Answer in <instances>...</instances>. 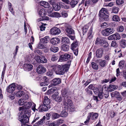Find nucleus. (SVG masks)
<instances>
[{
	"label": "nucleus",
	"mask_w": 126,
	"mask_h": 126,
	"mask_svg": "<svg viewBox=\"0 0 126 126\" xmlns=\"http://www.w3.org/2000/svg\"><path fill=\"white\" fill-rule=\"evenodd\" d=\"M48 9L47 10V12L48 14V15L50 16V14H51L52 12L53 11V9L51 7H50V6L48 8Z\"/></svg>",
	"instance_id": "48"
},
{
	"label": "nucleus",
	"mask_w": 126,
	"mask_h": 126,
	"mask_svg": "<svg viewBox=\"0 0 126 126\" xmlns=\"http://www.w3.org/2000/svg\"><path fill=\"white\" fill-rule=\"evenodd\" d=\"M106 62V60H103L100 62V65L102 67H104L105 66Z\"/></svg>",
	"instance_id": "52"
},
{
	"label": "nucleus",
	"mask_w": 126,
	"mask_h": 126,
	"mask_svg": "<svg viewBox=\"0 0 126 126\" xmlns=\"http://www.w3.org/2000/svg\"><path fill=\"white\" fill-rule=\"evenodd\" d=\"M57 90L55 88L51 89L48 91L47 94H50L53 93H56V92H57Z\"/></svg>",
	"instance_id": "30"
},
{
	"label": "nucleus",
	"mask_w": 126,
	"mask_h": 126,
	"mask_svg": "<svg viewBox=\"0 0 126 126\" xmlns=\"http://www.w3.org/2000/svg\"><path fill=\"white\" fill-rule=\"evenodd\" d=\"M49 126H59L55 122H53L49 124Z\"/></svg>",
	"instance_id": "64"
},
{
	"label": "nucleus",
	"mask_w": 126,
	"mask_h": 126,
	"mask_svg": "<svg viewBox=\"0 0 126 126\" xmlns=\"http://www.w3.org/2000/svg\"><path fill=\"white\" fill-rule=\"evenodd\" d=\"M46 105L44 104L41 105L39 107L41 109V111H47L49 109H50V107L49 106Z\"/></svg>",
	"instance_id": "19"
},
{
	"label": "nucleus",
	"mask_w": 126,
	"mask_h": 126,
	"mask_svg": "<svg viewBox=\"0 0 126 126\" xmlns=\"http://www.w3.org/2000/svg\"><path fill=\"white\" fill-rule=\"evenodd\" d=\"M61 80L59 78H55L53 79L52 81L51 84L49 86V88L53 86L59 84L61 83Z\"/></svg>",
	"instance_id": "8"
},
{
	"label": "nucleus",
	"mask_w": 126,
	"mask_h": 126,
	"mask_svg": "<svg viewBox=\"0 0 126 126\" xmlns=\"http://www.w3.org/2000/svg\"><path fill=\"white\" fill-rule=\"evenodd\" d=\"M91 65L92 67L94 69L97 70L98 68V65L96 63L92 62L91 63Z\"/></svg>",
	"instance_id": "38"
},
{
	"label": "nucleus",
	"mask_w": 126,
	"mask_h": 126,
	"mask_svg": "<svg viewBox=\"0 0 126 126\" xmlns=\"http://www.w3.org/2000/svg\"><path fill=\"white\" fill-rule=\"evenodd\" d=\"M18 120L22 123L26 124L28 122L29 118L30 117V113L28 111L22 110L20 111L18 113Z\"/></svg>",
	"instance_id": "2"
},
{
	"label": "nucleus",
	"mask_w": 126,
	"mask_h": 126,
	"mask_svg": "<svg viewBox=\"0 0 126 126\" xmlns=\"http://www.w3.org/2000/svg\"><path fill=\"white\" fill-rule=\"evenodd\" d=\"M40 4L46 8H48L50 6V5L47 2L42 1L40 3Z\"/></svg>",
	"instance_id": "20"
},
{
	"label": "nucleus",
	"mask_w": 126,
	"mask_h": 126,
	"mask_svg": "<svg viewBox=\"0 0 126 126\" xmlns=\"http://www.w3.org/2000/svg\"><path fill=\"white\" fill-rule=\"evenodd\" d=\"M60 116V115L56 113H53L51 115L52 118L53 120L59 118Z\"/></svg>",
	"instance_id": "28"
},
{
	"label": "nucleus",
	"mask_w": 126,
	"mask_h": 126,
	"mask_svg": "<svg viewBox=\"0 0 126 126\" xmlns=\"http://www.w3.org/2000/svg\"><path fill=\"white\" fill-rule=\"evenodd\" d=\"M62 16L64 17H67L68 15L66 11H63L61 13Z\"/></svg>",
	"instance_id": "49"
},
{
	"label": "nucleus",
	"mask_w": 126,
	"mask_h": 126,
	"mask_svg": "<svg viewBox=\"0 0 126 126\" xmlns=\"http://www.w3.org/2000/svg\"><path fill=\"white\" fill-rule=\"evenodd\" d=\"M24 93L23 91H20L17 92L16 94V95L17 97H20L24 95Z\"/></svg>",
	"instance_id": "37"
},
{
	"label": "nucleus",
	"mask_w": 126,
	"mask_h": 126,
	"mask_svg": "<svg viewBox=\"0 0 126 126\" xmlns=\"http://www.w3.org/2000/svg\"><path fill=\"white\" fill-rule=\"evenodd\" d=\"M95 43L96 44H99L100 46H102L105 47H107L109 46L108 43L103 40L102 38H97L95 41Z\"/></svg>",
	"instance_id": "5"
},
{
	"label": "nucleus",
	"mask_w": 126,
	"mask_h": 126,
	"mask_svg": "<svg viewBox=\"0 0 126 126\" xmlns=\"http://www.w3.org/2000/svg\"><path fill=\"white\" fill-rule=\"evenodd\" d=\"M50 99L47 96H45L43 102V104L49 106V105L50 104Z\"/></svg>",
	"instance_id": "21"
},
{
	"label": "nucleus",
	"mask_w": 126,
	"mask_h": 126,
	"mask_svg": "<svg viewBox=\"0 0 126 126\" xmlns=\"http://www.w3.org/2000/svg\"><path fill=\"white\" fill-rule=\"evenodd\" d=\"M51 43L53 45H56L60 42V40L58 38H52L50 40Z\"/></svg>",
	"instance_id": "18"
},
{
	"label": "nucleus",
	"mask_w": 126,
	"mask_h": 126,
	"mask_svg": "<svg viewBox=\"0 0 126 126\" xmlns=\"http://www.w3.org/2000/svg\"><path fill=\"white\" fill-rule=\"evenodd\" d=\"M58 59V58L56 55H53L51 57V60L53 61H56Z\"/></svg>",
	"instance_id": "55"
},
{
	"label": "nucleus",
	"mask_w": 126,
	"mask_h": 126,
	"mask_svg": "<svg viewBox=\"0 0 126 126\" xmlns=\"http://www.w3.org/2000/svg\"><path fill=\"white\" fill-rule=\"evenodd\" d=\"M93 28L91 27L88 34V38L90 39L92 38L93 35L92 34Z\"/></svg>",
	"instance_id": "44"
},
{
	"label": "nucleus",
	"mask_w": 126,
	"mask_h": 126,
	"mask_svg": "<svg viewBox=\"0 0 126 126\" xmlns=\"http://www.w3.org/2000/svg\"><path fill=\"white\" fill-rule=\"evenodd\" d=\"M79 2V0H75L71 1L70 3V4L71 5L72 7H74Z\"/></svg>",
	"instance_id": "32"
},
{
	"label": "nucleus",
	"mask_w": 126,
	"mask_h": 126,
	"mask_svg": "<svg viewBox=\"0 0 126 126\" xmlns=\"http://www.w3.org/2000/svg\"><path fill=\"white\" fill-rule=\"evenodd\" d=\"M37 72L39 74H43L46 71L45 68L42 65H39L37 67Z\"/></svg>",
	"instance_id": "13"
},
{
	"label": "nucleus",
	"mask_w": 126,
	"mask_h": 126,
	"mask_svg": "<svg viewBox=\"0 0 126 126\" xmlns=\"http://www.w3.org/2000/svg\"><path fill=\"white\" fill-rule=\"evenodd\" d=\"M52 97L53 99L57 102H61L62 100V97L61 96H59L57 94H54L52 95Z\"/></svg>",
	"instance_id": "15"
},
{
	"label": "nucleus",
	"mask_w": 126,
	"mask_h": 126,
	"mask_svg": "<svg viewBox=\"0 0 126 126\" xmlns=\"http://www.w3.org/2000/svg\"><path fill=\"white\" fill-rule=\"evenodd\" d=\"M62 96L63 98V107L67 109L69 108L73 107L72 101L69 98L68 96V93L66 90H62Z\"/></svg>",
	"instance_id": "1"
},
{
	"label": "nucleus",
	"mask_w": 126,
	"mask_h": 126,
	"mask_svg": "<svg viewBox=\"0 0 126 126\" xmlns=\"http://www.w3.org/2000/svg\"><path fill=\"white\" fill-rule=\"evenodd\" d=\"M88 29V27L87 26H85L82 28V30L83 32L85 33L87 31Z\"/></svg>",
	"instance_id": "61"
},
{
	"label": "nucleus",
	"mask_w": 126,
	"mask_h": 126,
	"mask_svg": "<svg viewBox=\"0 0 126 126\" xmlns=\"http://www.w3.org/2000/svg\"><path fill=\"white\" fill-rule=\"evenodd\" d=\"M109 95V94L108 92H107L105 93H104L100 91L99 92L98 95L99 98L100 99L103 98L104 97L107 98L108 97Z\"/></svg>",
	"instance_id": "12"
},
{
	"label": "nucleus",
	"mask_w": 126,
	"mask_h": 126,
	"mask_svg": "<svg viewBox=\"0 0 126 126\" xmlns=\"http://www.w3.org/2000/svg\"><path fill=\"white\" fill-rule=\"evenodd\" d=\"M65 31L68 33L71 34L74 33V31L72 28L70 27H67L65 29Z\"/></svg>",
	"instance_id": "24"
},
{
	"label": "nucleus",
	"mask_w": 126,
	"mask_h": 126,
	"mask_svg": "<svg viewBox=\"0 0 126 126\" xmlns=\"http://www.w3.org/2000/svg\"><path fill=\"white\" fill-rule=\"evenodd\" d=\"M46 25V24H44L42 25L40 27V30L41 31H43L44 30L45 28V27H44V26L45 25Z\"/></svg>",
	"instance_id": "63"
},
{
	"label": "nucleus",
	"mask_w": 126,
	"mask_h": 126,
	"mask_svg": "<svg viewBox=\"0 0 126 126\" xmlns=\"http://www.w3.org/2000/svg\"><path fill=\"white\" fill-rule=\"evenodd\" d=\"M32 105V103L31 102H26L25 104H24V106L22 107H20L19 110L20 111H22L24 110L25 111H28L27 109L30 108Z\"/></svg>",
	"instance_id": "7"
},
{
	"label": "nucleus",
	"mask_w": 126,
	"mask_h": 126,
	"mask_svg": "<svg viewBox=\"0 0 126 126\" xmlns=\"http://www.w3.org/2000/svg\"><path fill=\"white\" fill-rule=\"evenodd\" d=\"M62 41L64 44H68L70 43L69 39L66 37H62Z\"/></svg>",
	"instance_id": "25"
},
{
	"label": "nucleus",
	"mask_w": 126,
	"mask_h": 126,
	"mask_svg": "<svg viewBox=\"0 0 126 126\" xmlns=\"http://www.w3.org/2000/svg\"><path fill=\"white\" fill-rule=\"evenodd\" d=\"M62 50L64 51H68L69 49V47L67 45L65 44H63L61 46Z\"/></svg>",
	"instance_id": "26"
},
{
	"label": "nucleus",
	"mask_w": 126,
	"mask_h": 126,
	"mask_svg": "<svg viewBox=\"0 0 126 126\" xmlns=\"http://www.w3.org/2000/svg\"><path fill=\"white\" fill-rule=\"evenodd\" d=\"M107 9L104 8H102L99 12V16L102 20L107 21L109 20V16L107 15L108 13Z\"/></svg>",
	"instance_id": "4"
},
{
	"label": "nucleus",
	"mask_w": 126,
	"mask_h": 126,
	"mask_svg": "<svg viewBox=\"0 0 126 126\" xmlns=\"http://www.w3.org/2000/svg\"><path fill=\"white\" fill-rule=\"evenodd\" d=\"M39 13L41 17H43L45 15L46 13L44 9H41L40 10Z\"/></svg>",
	"instance_id": "39"
},
{
	"label": "nucleus",
	"mask_w": 126,
	"mask_h": 126,
	"mask_svg": "<svg viewBox=\"0 0 126 126\" xmlns=\"http://www.w3.org/2000/svg\"><path fill=\"white\" fill-rule=\"evenodd\" d=\"M114 31V30L112 28H107L102 31V33L104 36H108L113 33Z\"/></svg>",
	"instance_id": "6"
},
{
	"label": "nucleus",
	"mask_w": 126,
	"mask_h": 126,
	"mask_svg": "<svg viewBox=\"0 0 126 126\" xmlns=\"http://www.w3.org/2000/svg\"><path fill=\"white\" fill-rule=\"evenodd\" d=\"M26 100L24 99H20L18 101L19 105H24L25 104Z\"/></svg>",
	"instance_id": "43"
},
{
	"label": "nucleus",
	"mask_w": 126,
	"mask_h": 126,
	"mask_svg": "<svg viewBox=\"0 0 126 126\" xmlns=\"http://www.w3.org/2000/svg\"><path fill=\"white\" fill-rule=\"evenodd\" d=\"M70 64V63L59 65L57 67V70L56 71V74L60 75L63 74L68 69Z\"/></svg>",
	"instance_id": "3"
},
{
	"label": "nucleus",
	"mask_w": 126,
	"mask_h": 126,
	"mask_svg": "<svg viewBox=\"0 0 126 126\" xmlns=\"http://www.w3.org/2000/svg\"><path fill=\"white\" fill-rule=\"evenodd\" d=\"M51 33L54 35L59 34L60 32V30L57 27H54L51 29L50 31Z\"/></svg>",
	"instance_id": "9"
},
{
	"label": "nucleus",
	"mask_w": 126,
	"mask_h": 126,
	"mask_svg": "<svg viewBox=\"0 0 126 126\" xmlns=\"http://www.w3.org/2000/svg\"><path fill=\"white\" fill-rule=\"evenodd\" d=\"M35 60L37 62L39 63H41L40 56V57L38 56H37L35 57L34 58Z\"/></svg>",
	"instance_id": "53"
},
{
	"label": "nucleus",
	"mask_w": 126,
	"mask_h": 126,
	"mask_svg": "<svg viewBox=\"0 0 126 126\" xmlns=\"http://www.w3.org/2000/svg\"><path fill=\"white\" fill-rule=\"evenodd\" d=\"M46 118L45 116H44L43 117V118L41 119L39 121H38L37 122V124L38 125H42L43 124H44L45 123V120Z\"/></svg>",
	"instance_id": "29"
},
{
	"label": "nucleus",
	"mask_w": 126,
	"mask_h": 126,
	"mask_svg": "<svg viewBox=\"0 0 126 126\" xmlns=\"http://www.w3.org/2000/svg\"><path fill=\"white\" fill-rule=\"evenodd\" d=\"M124 30V27L122 26H120L117 28V31L118 32H122Z\"/></svg>",
	"instance_id": "54"
},
{
	"label": "nucleus",
	"mask_w": 126,
	"mask_h": 126,
	"mask_svg": "<svg viewBox=\"0 0 126 126\" xmlns=\"http://www.w3.org/2000/svg\"><path fill=\"white\" fill-rule=\"evenodd\" d=\"M124 61H121L119 63V66L121 69H122L124 67Z\"/></svg>",
	"instance_id": "50"
},
{
	"label": "nucleus",
	"mask_w": 126,
	"mask_h": 126,
	"mask_svg": "<svg viewBox=\"0 0 126 126\" xmlns=\"http://www.w3.org/2000/svg\"><path fill=\"white\" fill-rule=\"evenodd\" d=\"M16 86L14 83H13L10 85L6 88V90L9 93L13 92L15 89Z\"/></svg>",
	"instance_id": "11"
},
{
	"label": "nucleus",
	"mask_w": 126,
	"mask_h": 126,
	"mask_svg": "<svg viewBox=\"0 0 126 126\" xmlns=\"http://www.w3.org/2000/svg\"><path fill=\"white\" fill-rule=\"evenodd\" d=\"M119 10V8L117 7H114L112 8V13H118Z\"/></svg>",
	"instance_id": "41"
},
{
	"label": "nucleus",
	"mask_w": 126,
	"mask_h": 126,
	"mask_svg": "<svg viewBox=\"0 0 126 126\" xmlns=\"http://www.w3.org/2000/svg\"><path fill=\"white\" fill-rule=\"evenodd\" d=\"M116 2L117 4L119 5H121L123 4L124 2L123 0H117Z\"/></svg>",
	"instance_id": "58"
},
{
	"label": "nucleus",
	"mask_w": 126,
	"mask_h": 126,
	"mask_svg": "<svg viewBox=\"0 0 126 126\" xmlns=\"http://www.w3.org/2000/svg\"><path fill=\"white\" fill-rule=\"evenodd\" d=\"M74 107H73L72 108L71 107L69 108L68 109H66L65 108V110H63L61 112V113L60 114V116H61L62 117H65L66 116L68 115V113L67 112V111L68 109H70L71 108H73Z\"/></svg>",
	"instance_id": "17"
},
{
	"label": "nucleus",
	"mask_w": 126,
	"mask_h": 126,
	"mask_svg": "<svg viewBox=\"0 0 126 126\" xmlns=\"http://www.w3.org/2000/svg\"><path fill=\"white\" fill-rule=\"evenodd\" d=\"M56 121L57 125H60L63 123L64 120L62 119H60L57 120Z\"/></svg>",
	"instance_id": "56"
},
{
	"label": "nucleus",
	"mask_w": 126,
	"mask_h": 126,
	"mask_svg": "<svg viewBox=\"0 0 126 126\" xmlns=\"http://www.w3.org/2000/svg\"><path fill=\"white\" fill-rule=\"evenodd\" d=\"M34 51L35 53H38V54L40 55H41L42 54V53L41 50L37 49H36Z\"/></svg>",
	"instance_id": "60"
},
{
	"label": "nucleus",
	"mask_w": 126,
	"mask_h": 126,
	"mask_svg": "<svg viewBox=\"0 0 126 126\" xmlns=\"http://www.w3.org/2000/svg\"><path fill=\"white\" fill-rule=\"evenodd\" d=\"M50 50L53 52H56L58 51L59 50V48L58 47L52 46L50 48Z\"/></svg>",
	"instance_id": "35"
},
{
	"label": "nucleus",
	"mask_w": 126,
	"mask_h": 126,
	"mask_svg": "<svg viewBox=\"0 0 126 126\" xmlns=\"http://www.w3.org/2000/svg\"><path fill=\"white\" fill-rule=\"evenodd\" d=\"M103 54V48H100L97 50L95 54L97 58H101Z\"/></svg>",
	"instance_id": "10"
},
{
	"label": "nucleus",
	"mask_w": 126,
	"mask_h": 126,
	"mask_svg": "<svg viewBox=\"0 0 126 126\" xmlns=\"http://www.w3.org/2000/svg\"><path fill=\"white\" fill-rule=\"evenodd\" d=\"M113 20L115 21H120V19L119 17L117 15H115L113 16Z\"/></svg>",
	"instance_id": "47"
},
{
	"label": "nucleus",
	"mask_w": 126,
	"mask_h": 126,
	"mask_svg": "<svg viewBox=\"0 0 126 126\" xmlns=\"http://www.w3.org/2000/svg\"><path fill=\"white\" fill-rule=\"evenodd\" d=\"M50 16L52 17L58 18L61 16L60 14L56 12H54L52 13L51 14H50Z\"/></svg>",
	"instance_id": "22"
},
{
	"label": "nucleus",
	"mask_w": 126,
	"mask_h": 126,
	"mask_svg": "<svg viewBox=\"0 0 126 126\" xmlns=\"http://www.w3.org/2000/svg\"><path fill=\"white\" fill-rule=\"evenodd\" d=\"M24 69L26 71H30L32 69L33 66L30 64L25 63L24 65Z\"/></svg>",
	"instance_id": "16"
},
{
	"label": "nucleus",
	"mask_w": 126,
	"mask_h": 126,
	"mask_svg": "<svg viewBox=\"0 0 126 126\" xmlns=\"http://www.w3.org/2000/svg\"><path fill=\"white\" fill-rule=\"evenodd\" d=\"M93 3L92 0H86L85 3V6L90 5H92Z\"/></svg>",
	"instance_id": "45"
},
{
	"label": "nucleus",
	"mask_w": 126,
	"mask_h": 126,
	"mask_svg": "<svg viewBox=\"0 0 126 126\" xmlns=\"http://www.w3.org/2000/svg\"><path fill=\"white\" fill-rule=\"evenodd\" d=\"M78 43L76 41V42H74L72 44L71 46V49L73 50H75L76 49L77 47L78 46Z\"/></svg>",
	"instance_id": "23"
},
{
	"label": "nucleus",
	"mask_w": 126,
	"mask_h": 126,
	"mask_svg": "<svg viewBox=\"0 0 126 126\" xmlns=\"http://www.w3.org/2000/svg\"><path fill=\"white\" fill-rule=\"evenodd\" d=\"M114 40H119L121 38V36L118 33H116L113 34Z\"/></svg>",
	"instance_id": "34"
},
{
	"label": "nucleus",
	"mask_w": 126,
	"mask_h": 126,
	"mask_svg": "<svg viewBox=\"0 0 126 126\" xmlns=\"http://www.w3.org/2000/svg\"><path fill=\"white\" fill-rule=\"evenodd\" d=\"M38 47L39 48L43 49L44 48L45 46L42 42H40L38 45Z\"/></svg>",
	"instance_id": "57"
},
{
	"label": "nucleus",
	"mask_w": 126,
	"mask_h": 126,
	"mask_svg": "<svg viewBox=\"0 0 126 126\" xmlns=\"http://www.w3.org/2000/svg\"><path fill=\"white\" fill-rule=\"evenodd\" d=\"M41 63H47V60L46 58L43 56H40Z\"/></svg>",
	"instance_id": "40"
},
{
	"label": "nucleus",
	"mask_w": 126,
	"mask_h": 126,
	"mask_svg": "<svg viewBox=\"0 0 126 126\" xmlns=\"http://www.w3.org/2000/svg\"><path fill=\"white\" fill-rule=\"evenodd\" d=\"M93 113V112L90 113H89L87 117V119L86 121L84 122V123L86 124H87V123L88 122L92 115V114Z\"/></svg>",
	"instance_id": "46"
},
{
	"label": "nucleus",
	"mask_w": 126,
	"mask_h": 126,
	"mask_svg": "<svg viewBox=\"0 0 126 126\" xmlns=\"http://www.w3.org/2000/svg\"><path fill=\"white\" fill-rule=\"evenodd\" d=\"M118 87L117 86L110 84L109 87V91L111 92L116 89Z\"/></svg>",
	"instance_id": "27"
},
{
	"label": "nucleus",
	"mask_w": 126,
	"mask_h": 126,
	"mask_svg": "<svg viewBox=\"0 0 126 126\" xmlns=\"http://www.w3.org/2000/svg\"><path fill=\"white\" fill-rule=\"evenodd\" d=\"M48 83V82L46 81L44 82H42L40 83V85L41 86H45L47 85Z\"/></svg>",
	"instance_id": "59"
},
{
	"label": "nucleus",
	"mask_w": 126,
	"mask_h": 126,
	"mask_svg": "<svg viewBox=\"0 0 126 126\" xmlns=\"http://www.w3.org/2000/svg\"><path fill=\"white\" fill-rule=\"evenodd\" d=\"M111 95L112 97H115L116 98L120 95V94L117 91H115L112 93Z\"/></svg>",
	"instance_id": "33"
},
{
	"label": "nucleus",
	"mask_w": 126,
	"mask_h": 126,
	"mask_svg": "<svg viewBox=\"0 0 126 126\" xmlns=\"http://www.w3.org/2000/svg\"><path fill=\"white\" fill-rule=\"evenodd\" d=\"M70 57V55L67 54L62 55L60 57V60L61 61H66Z\"/></svg>",
	"instance_id": "14"
},
{
	"label": "nucleus",
	"mask_w": 126,
	"mask_h": 126,
	"mask_svg": "<svg viewBox=\"0 0 126 126\" xmlns=\"http://www.w3.org/2000/svg\"><path fill=\"white\" fill-rule=\"evenodd\" d=\"M49 41V37L48 36H46L43 39L42 42L43 43H47Z\"/></svg>",
	"instance_id": "42"
},
{
	"label": "nucleus",
	"mask_w": 126,
	"mask_h": 126,
	"mask_svg": "<svg viewBox=\"0 0 126 126\" xmlns=\"http://www.w3.org/2000/svg\"><path fill=\"white\" fill-rule=\"evenodd\" d=\"M111 46L113 47H116L117 46L116 41H112L111 43Z\"/></svg>",
	"instance_id": "62"
},
{
	"label": "nucleus",
	"mask_w": 126,
	"mask_h": 126,
	"mask_svg": "<svg viewBox=\"0 0 126 126\" xmlns=\"http://www.w3.org/2000/svg\"><path fill=\"white\" fill-rule=\"evenodd\" d=\"M120 44L122 48H125L126 46V41L125 40H122L120 42Z\"/></svg>",
	"instance_id": "36"
},
{
	"label": "nucleus",
	"mask_w": 126,
	"mask_h": 126,
	"mask_svg": "<svg viewBox=\"0 0 126 126\" xmlns=\"http://www.w3.org/2000/svg\"><path fill=\"white\" fill-rule=\"evenodd\" d=\"M98 116L97 113H95L93 114L91 117V119L92 120H95L96 119Z\"/></svg>",
	"instance_id": "51"
},
{
	"label": "nucleus",
	"mask_w": 126,
	"mask_h": 126,
	"mask_svg": "<svg viewBox=\"0 0 126 126\" xmlns=\"http://www.w3.org/2000/svg\"><path fill=\"white\" fill-rule=\"evenodd\" d=\"M53 7L54 10L56 11H59L61 9L60 6L57 4H53Z\"/></svg>",
	"instance_id": "31"
}]
</instances>
